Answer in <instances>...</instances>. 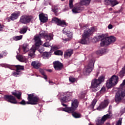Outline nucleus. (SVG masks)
Listing matches in <instances>:
<instances>
[{
	"label": "nucleus",
	"instance_id": "1",
	"mask_svg": "<svg viewBox=\"0 0 125 125\" xmlns=\"http://www.w3.org/2000/svg\"><path fill=\"white\" fill-rule=\"evenodd\" d=\"M58 96L60 97V101L61 102L62 105L63 107H65V108H58L57 110L58 111H64V112H66L69 113V110H67V104H64V103H67V102H69L71 101V99H72V97H73V93L71 92H66L62 93H59Z\"/></svg>",
	"mask_w": 125,
	"mask_h": 125
},
{
	"label": "nucleus",
	"instance_id": "2",
	"mask_svg": "<svg viewBox=\"0 0 125 125\" xmlns=\"http://www.w3.org/2000/svg\"><path fill=\"white\" fill-rule=\"evenodd\" d=\"M95 28L92 27L87 30H84L83 34L82 35V38L80 42L82 44H87L89 41V36L93 34Z\"/></svg>",
	"mask_w": 125,
	"mask_h": 125
},
{
	"label": "nucleus",
	"instance_id": "3",
	"mask_svg": "<svg viewBox=\"0 0 125 125\" xmlns=\"http://www.w3.org/2000/svg\"><path fill=\"white\" fill-rule=\"evenodd\" d=\"M105 81V77L104 76H100L98 79H95L92 81L91 87L92 91L96 92L98 90H99L100 87L99 85L101 84L102 83H103Z\"/></svg>",
	"mask_w": 125,
	"mask_h": 125
},
{
	"label": "nucleus",
	"instance_id": "4",
	"mask_svg": "<svg viewBox=\"0 0 125 125\" xmlns=\"http://www.w3.org/2000/svg\"><path fill=\"white\" fill-rule=\"evenodd\" d=\"M91 0H80V2L78 5L74 7L72 9V11L74 14L82 12L84 9L83 5H89Z\"/></svg>",
	"mask_w": 125,
	"mask_h": 125
},
{
	"label": "nucleus",
	"instance_id": "5",
	"mask_svg": "<svg viewBox=\"0 0 125 125\" xmlns=\"http://www.w3.org/2000/svg\"><path fill=\"white\" fill-rule=\"evenodd\" d=\"M94 63H95V61L94 59H92L89 61L88 65L84 66L83 70V74L85 76L89 75L91 72H92V70L94 69Z\"/></svg>",
	"mask_w": 125,
	"mask_h": 125
},
{
	"label": "nucleus",
	"instance_id": "6",
	"mask_svg": "<svg viewBox=\"0 0 125 125\" xmlns=\"http://www.w3.org/2000/svg\"><path fill=\"white\" fill-rule=\"evenodd\" d=\"M46 34L45 31H41L39 33V35H36L34 36V41L36 46H40L42 44V42L41 39H45Z\"/></svg>",
	"mask_w": 125,
	"mask_h": 125
},
{
	"label": "nucleus",
	"instance_id": "7",
	"mask_svg": "<svg viewBox=\"0 0 125 125\" xmlns=\"http://www.w3.org/2000/svg\"><path fill=\"white\" fill-rule=\"evenodd\" d=\"M34 94H30L28 95L27 100L28 102H26L27 105H36L39 102V97L35 96Z\"/></svg>",
	"mask_w": 125,
	"mask_h": 125
},
{
	"label": "nucleus",
	"instance_id": "8",
	"mask_svg": "<svg viewBox=\"0 0 125 125\" xmlns=\"http://www.w3.org/2000/svg\"><path fill=\"white\" fill-rule=\"evenodd\" d=\"M125 96V88L119 90L115 95V100L116 103H119L122 101V99Z\"/></svg>",
	"mask_w": 125,
	"mask_h": 125
},
{
	"label": "nucleus",
	"instance_id": "9",
	"mask_svg": "<svg viewBox=\"0 0 125 125\" xmlns=\"http://www.w3.org/2000/svg\"><path fill=\"white\" fill-rule=\"evenodd\" d=\"M113 116V114H112V112H110L108 114H107L106 115H104L101 119H97L96 121V124L97 125H104V123L108 119H111L112 118V116Z\"/></svg>",
	"mask_w": 125,
	"mask_h": 125
},
{
	"label": "nucleus",
	"instance_id": "10",
	"mask_svg": "<svg viewBox=\"0 0 125 125\" xmlns=\"http://www.w3.org/2000/svg\"><path fill=\"white\" fill-rule=\"evenodd\" d=\"M78 107H79V101L77 99H74L71 101V107H67L66 109L69 110L70 113L75 112Z\"/></svg>",
	"mask_w": 125,
	"mask_h": 125
},
{
	"label": "nucleus",
	"instance_id": "11",
	"mask_svg": "<svg viewBox=\"0 0 125 125\" xmlns=\"http://www.w3.org/2000/svg\"><path fill=\"white\" fill-rule=\"evenodd\" d=\"M33 20V16L29 15H23L21 17L20 22L21 24H29Z\"/></svg>",
	"mask_w": 125,
	"mask_h": 125
},
{
	"label": "nucleus",
	"instance_id": "12",
	"mask_svg": "<svg viewBox=\"0 0 125 125\" xmlns=\"http://www.w3.org/2000/svg\"><path fill=\"white\" fill-rule=\"evenodd\" d=\"M16 67V71H13L12 75L14 77H19L21 75V71H24V66L17 65H15Z\"/></svg>",
	"mask_w": 125,
	"mask_h": 125
},
{
	"label": "nucleus",
	"instance_id": "13",
	"mask_svg": "<svg viewBox=\"0 0 125 125\" xmlns=\"http://www.w3.org/2000/svg\"><path fill=\"white\" fill-rule=\"evenodd\" d=\"M4 99L6 101L11 103L12 104H17V101L15 97L12 95H5L4 96Z\"/></svg>",
	"mask_w": 125,
	"mask_h": 125
},
{
	"label": "nucleus",
	"instance_id": "14",
	"mask_svg": "<svg viewBox=\"0 0 125 125\" xmlns=\"http://www.w3.org/2000/svg\"><path fill=\"white\" fill-rule=\"evenodd\" d=\"M52 21V22H54L57 24V25L59 26H61L62 27H66V26H67V23H66L65 21H61L60 19L57 18H53Z\"/></svg>",
	"mask_w": 125,
	"mask_h": 125
},
{
	"label": "nucleus",
	"instance_id": "15",
	"mask_svg": "<svg viewBox=\"0 0 125 125\" xmlns=\"http://www.w3.org/2000/svg\"><path fill=\"white\" fill-rule=\"evenodd\" d=\"M104 3L105 5H111L112 7L119 4V2L117 0H104Z\"/></svg>",
	"mask_w": 125,
	"mask_h": 125
},
{
	"label": "nucleus",
	"instance_id": "16",
	"mask_svg": "<svg viewBox=\"0 0 125 125\" xmlns=\"http://www.w3.org/2000/svg\"><path fill=\"white\" fill-rule=\"evenodd\" d=\"M54 68L56 71H61L63 68V64L59 61H55L53 62Z\"/></svg>",
	"mask_w": 125,
	"mask_h": 125
},
{
	"label": "nucleus",
	"instance_id": "17",
	"mask_svg": "<svg viewBox=\"0 0 125 125\" xmlns=\"http://www.w3.org/2000/svg\"><path fill=\"white\" fill-rule=\"evenodd\" d=\"M39 16L40 21L42 23H45L48 20V18H47V15L46 14H40Z\"/></svg>",
	"mask_w": 125,
	"mask_h": 125
},
{
	"label": "nucleus",
	"instance_id": "18",
	"mask_svg": "<svg viewBox=\"0 0 125 125\" xmlns=\"http://www.w3.org/2000/svg\"><path fill=\"white\" fill-rule=\"evenodd\" d=\"M108 104L109 101H108V100H104V101L102 102L101 104H100L98 110H99L100 111L101 110H102V109L106 108V107L108 106Z\"/></svg>",
	"mask_w": 125,
	"mask_h": 125
},
{
	"label": "nucleus",
	"instance_id": "19",
	"mask_svg": "<svg viewBox=\"0 0 125 125\" xmlns=\"http://www.w3.org/2000/svg\"><path fill=\"white\" fill-rule=\"evenodd\" d=\"M39 46H37L35 45V46H32L29 50L28 53V56H30L32 58L34 57V55H35V52H36V50H37V48Z\"/></svg>",
	"mask_w": 125,
	"mask_h": 125
},
{
	"label": "nucleus",
	"instance_id": "20",
	"mask_svg": "<svg viewBox=\"0 0 125 125\" xmlns=\"http://www.w3.org/2000/svg\"><path fill=\"white\" fill-rule=\"evenodd\" d=\"M74 53V50L71 49H67L64 54V56L65 58H69L72 56V54Z\"/></svg>",
	"mask_w": 125,
	"mask_h": 125
},
{
	"label": "nucleus",
	"instance_id": "21",
	"mask_svg": "<svg viewBox=\"0 0 125 125\" xmlns=\"http://www.w3.org/2000/svg\"><path fill=\"white\" fill-rule=\"evenodd\" d=\"M110 79L111 80V82H112V83L115 85H117L119 82V77L117 75H113L110 78Z\"/></svg>",
	"mask_w": 125,
	"mask_h": 125
},
{
	"label": "nucleus",
	"instance_id": "22",
	"mask_svg": "<svg viewBox=\"0 0 125 125\" xmlns=\"http://www.w3.org/2000/svg\"><path fill=\"white\" fill-rule=\"evenodd\" d=\"M31 65L35 69H39V68L42 66V63L38 61H36L32 62Z\"/></svg>",
	"mask_w": 125,
	"mask_h": 125
},
{
	"label": "nucleus",
	"instance_id": "23",
	"mask_svg": "<svg viewBox=\"0 0 125 125\" xmlns=\"http://www.w3.org/2000/svg\"><path fill=\"white\" fill-rule=\"evenodd\" d=\"M19 16H20V11L17 12V13H14L11 15V20L14 21L16 19H18Z\"/></svg>",
	"mask_w": 125,
	"mask_h": 125
},
{
	"label": "nucleus",
	"instance_id": "24",
	"mask_svg": "<svg viewBox=\"0 0 125 125\" xmlns=\"http://www.w3.org/2000/svg\"><path fill=\"white\" fill-rule=\"evenodd\" d=\"M44 39L47 42H50V41L53 40V33H51L46 34Z\"/></svg>",
	"mask_w": 125,
	"mask_h": 125
},
{
	"label": "nucleus",
	"instance_id": "25",
	"mask_svg": "<svg viewBox=\"0 0 125 125\" xmlns=\"http://www.w3.org/2000/svg\"><path fill=\"white\" fill-rule=\"evenodd\" d=\"M125 64L124 65V67H122L121 70L119 72L118 76L120 78H123L125 77Z\"/></svg>",
	"mask_w": 125,
	"mask_h": 125
},
{
	"label": "nucleus",
	"instance_id": "26",
	"mask_svg": "<svg viewBox=\"0 0 125 125\" xmlns=\"http://www.w3.org/2000/svg\"><path fill=\"white\" fill-rule=\"evenodd\" d=\"M104 45H109V42L107 38L103 39L101 41V46H104Z\"/></svg>",
	"mask_w": 125,
	"mask_h": 125
},
{
	"label": "nucleus",
	"instance_id": "27",
	"mask_svg": "<svg viewBox=\"0 0 125 125\" xmlns=\"http://www.w3.org/2000/svg\"><path fill=\"white\" fill-rule=\"evenodd\" d=\"M27 31H28V26H24L20 29L19 33L20 34H22L23 35H25V34L27 33Z\"/></svg>",
	"mask_w": 125,
	"mask_h": 125
},
{
	"label": "nucleus",
	"instance_id": "28",
	"mask_svg": "<svg viewBox=\"0 0 125 125\" xmlns=\"http://www.w3.org/2000/svg\"><path fill=\"white\" fill-rule=\"evenodd\" d=\"M106 87H107V88H111L112 86H115V85L113 83V82L109 79L108 80L106 81Z\"/></svg>",
	"mask_w": 125,
	"mask_h": 125
},
{
	"label": "nucleus",
	"instance_id": "29",
	"mask_svg": "<svg viewBox=\"0 0 125 125\" xmlns=\"http://www.w3.org/2000/svg\"><path fill=\"white\" fill-rule=\"evenodd\" d=\"M16 58L20 62H22L24 63H26V62H27L26 58L23 57V56H22L21 55H17Z\"/></svg>",
	"mask_w": 125,
	"mask_h": 125
},
{
	"label": "nucleus",
	"instance_id": "30",
	"mask_svg": "<svg viewBox=\"0 0 125 125\" xmlns=\"http://www.w3.org/2000/svg\"><path fill=\"white\" fill-rule=\"evenodd\" d=\"M22 49L24 52H28L29 51V44L27 43H24L22 45Z\"/></svg>",
	"mask_w": 125,
	"mask_h": 125
},
{
	"label": "nucleus",
	"instance_id": "31",
	"mask_svg": "<svg viewBox=\"0 0 125 125\" xmlns=\"http://www.w3.org/2000/svg\"><path fill=\"white\" fill-rule=\"evenodd\" d=\"M107 39L109 44H110V43H112V42H116V37L114 36H110L107 38Z\"/></svg>",
	"mask_w": 125,
	"mask_h": 125
},
{
	"label": "nucleus",
	"instance_id": "32",
	"mask_svg": "<svg viewBox=\"0 0 125 125\" xmlns=\"http://www.w3.org/2000/svg\"><path fill=\"white\" fill-rule=\"evenodd\" d=\"M50 56H51L50 53L47 52H44L42 55V57H43V59H48Z\"/></svg>",
	"mask_w": 125,
	"mask_h": 125
},
{
	"label": "nucleus",
	"instance_id": "33",
	"mask_svg": "<svg viewBox=\"0 0 125 125\" xmlns=\"http://www.w3.org/2000/svg\"><path fill=\"white\" fill-rule=\"evenodd\" d=\"M69 114H72V115L74 118L75 119H79L80 118H82V115L80 113H77L75 111L73 112L72 113H70Z\"/></svg>",
	"mask_w": 125,
	"mask_h": 125
},
{
	"label": "nucleus",
	"instance_id": "34",
	"mask_svg": "<svg viewBox=\"0 0 125 125\" xmlns=\"http://www.w3.org/2000/svg\"><path fill=\"white\" fill-rule=\"evenodd\" d=\"M104 38V35H99L98 36L95 37L94 38V40L96 41V42H99L100 41L101 39H103Z\"/></svg>",
	"mask_w": 125,
	"mask_h": 125
},
{
	"label": "nucleus",
	"instance_id": "35",
	"mask_svg": "<svg viewBox=\"0 0 125 125\" xmlns=\"http://www.w3.org/2000/svg\"><path fill=\"white\" fill-rule=\"evenodd\" d=\"M97 102V100L96 99H94L92 101L91 104L90 105V107L92 109H93Z\"/></svg>",
	"mask_w": 125,
	"mask_h": 125
},
{
	"label": "nucleus",
	"instance_id": "36",
	"mask_svg": "<svg viewBox=\"0 0 125 125\" xmlns=\"http://www.w3.org/2000/svg\"><path fill=\"white\" fill-rule=\"evenodd\" d=\"M85 96H86V93H83V92H82L79 96V97L80 98V99H86V98H85Z\"/></svg>",
	"mask_w": 125,
	"mask_h": 125
},
{
	"label": "nucleus",
	"instance_id": "37",
	"mask_svg": "<svg viewBox=\"0 0 125 125\" xmlns=\"http://www.w3.org/2000/svg\"><path fill=\"white\" fill-rule=\"evenodd\" d=\"M23 38V35L16 36L13 38L14 41H20V40H22Z\"/></svg>",
	"mask_w": 125,
	"mask_h": 125
},
{
	"label": "nucleus",
	"instance_id": "38",
	"mask_svg": "<svg viewBox=\"0 0 125 125\" xmlns=\"http://www.w3.org/2000/svg\"><path fill=\"white\" fill-rule=\"evenodd\" d=\"M1 67H3L4 68H9L11 70H13L11 67H9V65L6 63H1L0 64Z\"/></svg>",
	"mask_w": 125,
	"mask_h": 125
},
{
	"label": "nucleus",
	"instance_id": "39",
	"mask_svg": "<svg viewBox=\"0 0 125 125\" xmlns=\"http://www.w3.org/2000/svg\"><path fill=\"white\" fill-rule=\"evenodd\" d=\"M54 54L55 55H63V52H62L61 50H57L54 52Z\"/></svg>",
	"mask_w": 125,
	"mask_h": 125
},
{
	"label": "nucleus",
	"instance_id": "40",
	"mask_svg": "<svg viewBox=\"0 0 125 125\" xmlns=\"http://www.w3.org/2000/svg\"><path fill=\"white\" fill-rule=\"evenodd\" d=\"M104 51H105L104 49H102V50L97 51L96 53L98 54V55H100L101 54H103L104 53Z\"/></svg>",
	"mask_w": 125,
	"mask_h": 125
},
{
	"label": "nucleus",
	"instance_id": "41",
	"mask_svg": "<svg viewBox=\"0 0 125 125\" xmlns=\"http://www.w3.org/2000/svg\"><path fill=\"white\" fill-rule=\"evenodd\" d=\"M122 121H123V118H119L118 121L116 122L115 125H122Z\"/></svg>",
	"mask_w": 125,
	"mask_h": 125
},
{
	"label": "nucleus",
	"instance_id": "42",
	"mask_svg": "<svg viewBox=\"0 0 125 125\" xmlns=\"http://www.w3.org/2000/svg\"><path fill=\"white\" fill-rule=\"evenodd\" d=\"M22 95V93L21 92H18L17 93V94L16 95V97L18 98V99H21V96Z\"/></svg>",
	"mask_w": 125,
	"mask_h": 125
},
{
	"label": "nucleus",
	"instance_id": "43",
	"mask_svg": "<svg viewBox=\"0 0 125 125\" xmlns=\"http://www.w3.org/2000/svg\"><path fill=\"white\" fill-rule=\"evenodd\" d=\"M63 34H65V35H67V33H69V30H68L67 28H63V30H62Z\"/></svg>",
	"mask_w": 125,
	"mask_h": 125
},
{
	"label": "nucleus",
	"instance_id": "44",
	"mask_svg": "<svg viewBox=\"0 0 125 125\" xmlns=\"http://www.w3.org/2000/svg\"><path fill=\"white\" fill-rule=\"evenodd\" d=\"M69 81L70 83H75L76 82V79L72 77H69Z\"/></svg>",
	"mask_w": 125,
	"mask_h": 125
},
{
	"label": "nucleus",
	"instance_id": "45",
	"mask_svg": "<svg viewBox=\"0 0 125 125\" xmlns=\"http://www.w3.org/2000/svg\"><path fill=\"white\" fill-rule=\"evenodd\" d=\"M43 46H44L45 47H49V46H50V44H49V41L45 42L43 44Z\"/></svg>",
	"mask_w": 125,
	"mask_h": 125
},
{
	"label": "nucleus",
	"instance_id": "46",
	"mask_svg": "<svg viewBox=\"0 0 125 125\" xmlns=\"http://www.w3.org/2000/svg\"><path fill=\"white\" fill-rule=\"evenodd\" d=\"M73 1H74V0H69V7H70V8H72V7H74V5H73Z\"/></svg>",
	"mask_w": 125,
	"mask_h": 125
},
{
	"label": "nucleus",
	"instance_id": "47",
	"mask_svg": "<svg viewBox=\"0 0 125 125\" xmlns=\"http://www.w3.org/2000/svg\"><path fill=\"white\" fill-rule=\"evenodd\" d=\"M52 11H53V12L54 13H57L58 12V8L57 7L52 8Z\"/></svg>",
	"mask_w": 125,
	"mask_h": 125
},
{
	"label": "nucleus",
	"instance_id": "48",
	"mask_svg": "<svg viewBox=\"0 0 125 125\" xmlns=\"http://www.w3.org/2000/svg\"><path fill=\"white\" fill-rule=\"evenodd\" d=\"M105 91H106V88H105V87L103 86L101 89L100 90V92L102 94V93H104V92H105Z\"/></svg>",
	"mask_w": 125,
	"mask_h": 125
},
{
	"label": "nucleus",
	"instance_id": "49",
	"mask_svg": "<svg viewBox=\"0 0 125 125\" xmlns=\"http://www.w3.org/2000/svg\"><path fill=\"white\" fill-rule=\"evenodd\" d=\"M58 48V47L57 46H53L51 47V50L52 51H55V50H57V49Z\"/></svg>",
	"mask_w": 125,
	"mask_h": 125
},
{
	"label": "nucleus",
	"instance_id": "50",
	"mask_svg": "<svg viewBox=\"0 0 125 125\" xmlns=\"http://www.w3.org/2000/svg\"><path fill=\"white\" fill-rule=\"evenodd\" d=\"M68 38H69V39H72L73 38V34L72 33H68L67 34H66Z\"/></svg>",
	"mask_w": 125,
	"mask_h": 125
},
{
	"label": "nucleus",
	"instance_id": "51",
	"mask_svg": "<svg viewBox=\"0 0 125 125\" xmlns=\"http://www.w3.org/2000/svg\"><path fill=\"white\" fill-rule=\"evenodd\" d=\"M21 105H26V101L25 100H22L21 102L19 103Z\"/></svg>",
	"mask_w": 125,
	"mask_h": 125
},
{
	"label": "nucleus",
	"instance_id": "52",
	"mask_svg": "<svg viewBox=\"0 0 125 125\" xmlns=\"http://www.w3.org/2000/svg\"><path fill=\"white\" fill-rule=\"evenodd\" d=\"M39 72L40 73H41V74H42V76H44V75L45 74V73H44V71L42 69H40Z\"/></svg>",
	"mask_w": 125,
	"mask_h": 125
},
{
	"label": "nucleus",
	"instance_id": "53",
	"mask_svg": "<svg viewBox=\"0 0 125 125\" xmlns=\"http://www.w3.org/2000/svg\"><path fill=\"white\" fill-rule=\"evenodd\" d=\"M108 29L111 30V29H113V25L112 24H109L107 26Z\"/></svg>",
	"mask_w": 125,
	"mask_h": 125
},
{
	"label": "nucleus",
	"instance_id": "54",
	"mask_svg": "<svg viewBox=\"0 0 125 125\" xmlns=\"http://www.w3.org/2000/svg\"><path fill=\"white\" fill-rule=\"evenodd\" d=\"M101 92H100V91H99V92H98L97 93H96V97H99V96H100V95H101Z\"/></svg>",
	"mask_w": 125,
	"mask_h": 125
},
{
	"label": "nucleus",
	"instance_id": "55",
	"mask_svg": "<svg viewBox=\"0 0 125 125\" xmlns=\"http://www.w3.org/2000/svg\"><path fill=\"white\" fill-rule=\"evenodd\" d=\"M124 85H125V79L123 81L122 83L120 84V87L124 86Z\"/></svg>",
	"mask_w": 125,
	"mask_h": 125
},
{
	"label": "nucleus",
	"instance_id": "56",
	"mask_svg": "<svg viewBox=\"0 0 125 125\" xmlns=\"http://www.w3.org/2000/svg\"><path fill=\"white\" fill-rule=\"evenodd\" d=\"M7 54V52L6 51H4L2 52V55L4 56H6Z\"/></svg>",
	"mask_w": 125,
	"mask_h": 125
},
{
	"label": "nucleus",
	"instance_id": "57",
	"mask_svg": "<svg viewBox=\"0 0 125 125\" xmlns=\"http://www.w3.org/2000/svg\"><path fill=\"white\" fill-rule=\"evenodd\" d=\"M6 20L8 22H10L11 21V17H9L6 18Z\"/></svg>",
	"mask_w": 125,
	"mask_h": 125
},
{
	"label": "nucleus",
	"instance_id": "58",
	"mask_svg": "<svg viewBox=\"0 0 125 125\" xmlns=\"http://www.w3.org/2000/svg\"><path fill=\"white\" fill-rule=\"evenodd\" d=\"M17 94V93H16V92H12V94L13 95H14V96H16Z\"/></svg>",
	"mask_w": 125,
	"mask_h": 125
},
{
	"label": "nucleus",
	"instance_id": "59",
	"mask_svg": "<svg viewBox=\"0 0 125 125\" xmlns=\"http://www.w3.org/2000/svg\"><path fill=\"white\" fill-rule=\"evenodd\" d=\"M2 29H3V27H2V25H1L0 24V31H2Z\"/></svg>",
	"mask_w": 125,
	"mask_h": 125
},
{
	"label": "nucleus",
	"instance_id": "60",
	"mask_svg": "<svg viewBox=\"0 0 125 125\" xmlns=\"http://www.w3.org/2000/svg\"><path fill=\"white\" fill-rule=\"evenodd\" d=\"M43 76H44L43 79H44V80H47V76H46L45 74H44V75Z\"/></svg>",
	"mask_w": 125,
	"mask_h": 125
},
{
	"label": "nucleus",
	"instance_id": "61",
	"mask_svg": "<svg viewBox=\"0 0 125 125\" xmlns=\"http://www.w3.org/2000/svg\"><path fill=\"white\" fill-rule=\"evenodd\" d=\"M64 41H65V42H69L70 41V39H65Z\"/></svg>",
	"mask_w": 125,
	"mask_h": 125
},
{
	"label": "nucleus",
	"instance_id": "62",
	"mask_svg": "<svg viewBox=\"0 0 125 125\" xmlns=\"http://www.w3.org/2000/svg\"><path fill=\"white\" fill-rule=\"evenodd\" d=\"M1 58H3V55H1V54H0V59Z\"/></svg>",
	"mask_w": 125,
	"mask_h": 125
},
{
	"label": "nucleus",
	"instance_id": "63",
	"mask_svg": "<svg viewBox=\"0 0 125 125\" xmlns=\"http://www.w3.org/2000/svg\"><path fill=\"white\" fill-rule=\"evenodd\" d=\"M105 125H110V123H106L105 124Z\"/></svg>",
	"mask_w": 125,
	"mask_h": 125
},
{
	"label": "nucleus",
	"instance_id": "64",
	"mask_svg": "<svg viewBox=\"0 0 125 125\" xmlns=\"http://www.w3.org/2000/svg\"><path fill=\"white\" fill-rule=\"evenodd\" d=\"M109 109H112V105H109Z\"/></svg>",
	"mask_w": 125,
	"mask_h": 125
}]
</instances>
